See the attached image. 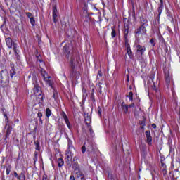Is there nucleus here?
I'll return each instance as SVG.
<instances>
[{
	"instance_id": "cd10ccee",
	"label": "nucleus",
	"mask_w": 180,
	"mask_h": 180,
	"mask_svg": "<svg viewBox=\"0 0 180 180\" xmlns=\"http://www.w3.org/2000/svg\"><path fill=\"white\" fill-rule=\"evenodd\" d=\"M84 120L86 126H89V124H91V117L86 116Z\"/></svg>"
},
{
	"instance_id": "f8f14e48",
	"label": "nucleus",
	"mask_w": 180,
	"mask_h": 180,
	"mask_svg": "<svg viewBox=\"0 0 180 180\" xmlns=\"http://www.w3.org/2000/svg\"><path fill=\"white\" fill-rule=\"evenodd\" d=\"M91 22H92V18L89 15H85L84 26H85V27H89Z\"/></svg>"
},
{
	"instance_id": "a878e982",
	"label": "nucleus",
	"mask_w": 180,
	"mask_h": 180,
	"mask_svg": "<svg viewBox=\"0 0 180 180\" xmlns=\"http://www.w3.org/2000/svg\"><path fill=\"white\" fill-rule=\"evenodd\" d=\"M64 165V160L63 158L58 159V167H61Z\"/></svg>"
},
{
	"instance_id": "bf43d9fd",
	"label": "nucleus",
	"mask_w": 180,
	"mask_h": 180,
	"mask_svg": "<svg viewBox=\"0 0 180 180\" xmlns=\"http://www.w3.org/2000/svg\"><path fill=\"white\" fill-rule=\"evenodd\" d=\"M70 180H75V177H74V175L70 176Z\"/></svg>"
},
{
	"instance_id": "4468645a",
	"label": "nucleus",
	"mask_w": 180,
	"mask_h": 180,
	"mask_svg": "<svg viewBox=\"0 0 180 180\" xmlns=\"http://www.w3.org/2000/svg\"><path fill=\"white\" fill-rule=\"evenodd\" d=\"M160 4L158 8V18H160V16H161V13H162V9H164V1L160 0Z\"/></svg>"
},
{
	"instance_id": "20e7f679",
	"label": "nucleus",
	"mask_w": 180,
	"mask_h": 180,
	"mask_svg": "<svg viewBox=\"0 0 180 180\" xmlns=\"http://www.w3.org/2000/svg\"><path fill=\"white\" fill-rule=\"evenodd\" d=\"M81 76V73L79 71L74 70L70 72V77L72 81H75V83L78 84V79H79V77Z\"/></svg>"
},
{
	"instance_id": "473e14b6",
	"label": "nucleus",
	"mask_w": 180,
	"mask_h": 180,
	"mask_svg": "<svg viewBox=\"0 0 180 180\" xmlns=\"http://www.w3.org/2000/svg\"><path fill=\"white\" fill-rule=\"evenodd\" d=\"M30 23H31L32 26H34V25H36V20H34V17H31L30 18Z\"/></svg>"
},
{
	"instance_id": "052dcab7",
	"label": "nucleus",
	"mask_w": 180,
	"mask_h": 180,
	"mask_svg": "<svg viewBox=\"0 0 180 180\" xmlns=\"http://www.w3.org/2000/svg\"><path fill=\"white\" fill-rule=\"evenodd\" d=\"M128 108H134V103H131L130 105H128Z\"/></svg>"
},
{
	"instance_id": "2f4dec72",
	"label": "nucleus",
	"mask_w": 180,
	"mask_h": 180,
	"mask_svg": "<svg viewBox=\"0 0 180 180\" xmlns=\"http://www.w3.org/2000/svg\"><path fill=\"white\" fill-rule=\"evenodd\" d=\"M46 117H50V116H51V110H50V108H46Z\"/></svg>"
},
{
	"instance_id": "f704fd0d",
	"label": "nucleus",
	"mask_w": 180,
	"mask_h": 180,
	"mask_svg": "<svg viewBox=\"0 0 180 180\" xmlns=\"http://www.w3.org/2000/svg\"><path fill=\"white\" fill-rule=\"evenodd\" d=\"M98 92L99 94H102V82H99L98 84Z\"/></svg>"
},
{
	"instance_id": "a18cd8bd",
	"label": "nucleus",
	"mask_w": 180,
	"mask_h": 180,
	"mask_svg": "<svg viewBox=\"0 0 180 180\" xmlns=\"http://www.w3.org/2000/svg\"><path fill=\"white\" fill-rule=\"evenodd\" d=\"M47 74V72H46V71L41 72V75L44 79V81H46V75Z\"/></svg>"
},
{
	"instance_id": "dca6fc26",
	"label": "nucleus",
	"mask_w": 180,
	"mask_h": 180,
	"mask_svg": "<svg viewBox=\"0 0 180 180\" xmlns=\"http://www.w3.org/2000/svg\"><path fill=\"white\" fill-rule=\"evenodd\" d=\"M58 16V15H57V7L54 6L53 7V19L54 23H57V21L58 20L57 19Z\"/></svg>"
},
{
	"instance_id": "3c124183",
	"label": "nucleus",
	"mask_w": 180,
	"mask_h": 180,
	"mask_svg": "<svg viewBox=\"0 0 180 180\" xmlns=\"http://www.w3.org/2000/svg\"><path fill=\"white\" fill-rule=\"evenodd\" d=\"M42 180H49V177L47 176V174L43 175Z\"/></svg>"
},
{
	"instance_id": "13d9d810",
	"label": "nucleus",
	"mask_w": 180,
	"mask_h": 180,
	"mask_svg": "<svg viewBox=\"0 0 180 180\" xmlns=\"http://www.w3.org/2000/svg\"><path fill=\"white\" fill-rule=\"evenodd\" d=\"M102 71L99 70L98 71V77H100V78H102Z\"/></svg>"
},
{
	"instance_id": "412c9836",
	"label": "nucleus",
	"mask_w": 180,
	"mask_h": 180,
	"mask_svg": "<svg viewBox=\"0 0 180 180\" xmlns=\"http://www.w3.org/2000/svg\"><path fill=\"white\" fill-rule=\"evenodd\" d=\"M130 25H131V18L129 15L128 21L124 23V29H130Z\"/></svg>"
},
{
	"instance_id": "09e8293b",
	"label": "nucleus",
	"mask_w": 180,
	"mask_h": 180,
	"mask_svg": "<svg viewBox=\"0 0 180 180\" xmlns=\"http://www.w3.org/2000/svg\"><path fill=\"white\" fill-rule=\"evenodd\" d=\"M126 77H127V82H130V75L128 73V74H127V75H126Z\"/></svg>"
},
{
	"instance_id": "680f3d73",
	"label": "nucleus",
	"mask_w": 180,
	"mask_h": 180,
	"mask_svg": "<svg viewBox=\"0 0 180 180\" xmlns=\"http://www.w3.org/2000/svg\"><path fill=\"white\" fill-rule=\"evenodd\" d=\"M37 61H39V63H43V60H41V59H40V56L37 57Z\"/></svg>"
},
{
	"instance_id": "a211bd4d",
	"label": "nucleus",
	"mask_w": 180,
	"mask_h": 180,
	"mask_svg": "<svg viewBox=\"0 0 180 180\" xmlns=\"http://www.w3.org/2000/svg\"><path fill=\"white\" fill-rule=\"evenodd\" d=\"M2 112H3V115L4 116V117H6V126H5V129H6V126H8V123H9V119H8V115L6 114V109H5V108H1Z\"/></svg>"
},
{
	"instance_id": "37998d69",
	"label": "nucleus",
	"mask_w": 180,
	"mask_h": 180,
	"mask_svg": "<svg viewBox=\"0 0 180 180\" xmlns=\"http://www.w3.org/2000/svg\"><path fill=\"white\" fill-rule=\"evenodd\" d=\"M77 178H82L84 177V174H82L81 172H77Z\"/></svg>"
},
{
	"instance_id": "8fccbe9b",
	"label": "nucleus",
	"mask_w": 180,
	"mask_h": 180,
	"mask_svg": "<svg viewBox=\"0 0 180 180\" xmlns=\"http://www.w3.org/2000/svg\"><path fill=\"white\" fill-rule=\"evenodd\" d=\"M26 15L27 16V18H29L30 19V18H32L33 15L32 14V13L27 12L26 13Z\"/></svg>"
},
{
	"instance_id": "6e6552de",
	"label": "nucleus",
	"mask_w": 180,
	"mask_h": 180,
	"mask_svg": "<svg viewBox=\"0 0 180 180\" xmlns=\"http://www.w3.org/2000/svg\"><path fill=\"white\" fill-rule=\"evenodd\" d=\"M62 117L64 119L65 122L66 123V125L68 126V129L71 130L72 126L71 122H70V120H68V117L67 116V114H65V112L63 111L60 113Z\"/></svg>"
},
{
	"instance_id": "6ab92c4d",
	"label": "nucleus",
	"mask_w": 180,
	"mask_h": 180,
	"mask_svg": "<svg viewBox=\"0 0 180 180\" xmlns=\"http://www.w3.org/2000/svg\"><path fill=\"white\" fill-rule=\"evenodd\" d=\"M7 126H8V127H7V129L6 131V136H5L4 140H6V139H8V137H9V136H11V133L12 131V126H11V125H7Z\"/></svg>"
},
{
	"instance_id": "423d86ee",
	"label": "nucleus",
	"mask_w": 180,
	"mask_h": 180,
	"mask_svg": "<svg viewBox=\"0 0 180 180\" xmlns=\"http://www.w3.org/2000/svg\"><path fill=\"white\" fill-rule=\"evenodd\" d=\"M135 34H147V28L143 25H140L134 31Z\"/></svg>"
},
{
	"instance_id": "72a5a7b5",
	"label": "nucleus",
	"mask_w": 180,
	"mask_h": 180,
	"mask_svg": "<svg viewBox=\"0 0 180 180\" xmlns=\"http://www.w3.org/2000/svg\"><path fill=\"white\" fill-rule=\"evenodd\" d=\"M21 178H23L24 180H26V176L23 173H21L20 175L17 177V179L22 180Z\"/></svg>"
},
{
	"instance_id": "f3484780",
	"label": "nucleus",
	"mask_w": 180,
	"mask_h": 180,
	"mask_svg": "<svg viewBox=\"0 0 180 180\" xmlns=\"http://www.w3.org/2000/svg\"><path fill=\"white\" fill-rule=\"evenodd\" d=\"M129 29L124 28V43L129 42V39L127 38L129 36Z\"/></svg>"
},
{
	"instance_id": "ea45409f",
	"label": "nucleus",
	"mask_w": 180,
	"mask_h": 180,
	"mask_svg": "<svg viewBox=\"0 0 180 180\" xmlns=\"http://www.w3.org/2000/svg\"><path fill=\"white\" fill-rule=\"evenodd\" d=\"M132 19L134 20V22H136V11H134V10H133L132 11Z\"/></svg>"
},
{
	"instance_id": "c756f323",
	"label": "nucleus",
	"mask_w": 180,
	"mask_h": 180,
	"mask_svg": "<svg viewBox=\"0 0 180 180\" xmlns=\"http://www.w3.org/2000/svg\"><path fill=\"white\" fill-rule=\"evenodd\" d=\"M112 32H111V36L112 39H115L116 37V30H115V27H112Z\"/></svg>"
},
{
	"instance_id": "69168bd1",
	"label": "nucleus",
	"mask_w": 180,
	"mask_h": 180,
	"mask_svg": "<svg viewBox=\"0 0 180 180\" xmlns=\"http://www.w3.org/2000/svg\"><path fill=\"white\" fill-rule=\"evenodd\" d=\"M167 15L169 18H172V15L169 14V12H167Z\"/></svg>"
},
{
	"instance_id": "58836bf2",
	"label": "nucleus",
	"mask_w": 180,
	"mask_h": 180,
	"mask_svg": "<svg viewBox=\"0 0 180 180\" xmlns=\"http://www.w3.org/2000/svg\"><path fill=\"white\" fill-rule=\"evenodd\" d=\"M127 98H129V101H132V99H133V92L132 91L129 92V96H127Z\"/></svg>"
},
{
	"instance_id": "aec40b11",
	"label": "nucleus",
	"mask_w": 180,
	"mask_h": 180,
	"mask_svg": "<svg viewBox=\"0 0 180 180\" xmlns=\"http://www.w3.org/2000/svg\"><path fill=\"white\" fill-rule=\"evenodd\" d=\"M74 61H75V58H74V57L72 56L70 59V72L77 71V70H75V63H74Z\"/></svg>"
},
{
	"instance_id": "5fc2aeb1",
	"label": "nucleus",
	"mask_w": 180,
	"mask_h": 180,
	"mask_svg": "<svg viewBox=\"0 0 180 180\" xmlns=\"http://www.w3.org/2000/svg\"><path fill=\"white\" fill-rule=\"evenodd\" d=\"M79 158L78 156H75L73 158V162H75V161H77V160L79 159Z\"/></svg>"
},
{
	"instance_id": "9b49d317",
	"label": "nucleus",
	"mask_w": 180,
	"mask_h": 180,
	"mask_svg": "<svg viewBox=\"0 0 180 180\" xmlns=\"http://www.w3.org/2000/svg\"><path fill=\"white\" fill-rule=\"evenodd\" d=\"M140 25L143 26L144 27H147L148 26V20L144 18V15H141L139 18Z\"/></svg>"
},
{
	"instance_id": "338daca9",
	"label": "nucleus",
	"mask_w": 180,
	"mask_h": 180,
	"mask_svg": "<svg viewBox=\"0 0 180 180\" xmlns=\"http://www.w3.org/2000/svg\"><path fill=\"white\" fill-rule=\"evenodd\" d=\"M162 167H164V168H167V166L164 164V162H162Z\"/></svg>"
},
{
	"instance_id": "9d476101",
	"label": "nucleus",
	"mask_w": 180,
	"mask_h": 180,
	"mask_svg": "<svg viewBox=\"0 0 180 180\" xmlns=\"http://www.w3.org/2000/svg\"><path fill=\"white\" fill-rule=\"evenodd\" d=\"M145 134L146 136V143H148V146H151L153 143V136H151V132L150 130L146 131Z\"/></svg>"
},
{
	"instance_id": "0eeeda50",
	"label": "nucleus",
	"mask_w": 180,
	"mask_h": 180,
	"mask_svg": "<svg viewBox=\"0 0 180 180\" xmlns=\"http://www.w3.org/2000/svg\"><path fill=\"white\" fill-rule=\"evenodd\" d=\"M66 162L68 165H71V161H72V157L74 156V154L72 152H71V150H68L66 151Z\"/></svg>"
},
{
	"instance_id": "e2e57ef3",
	"label": "nucleus",
	"mask_w": 180,
	"mask_h": 180,
	"mask_svg": "<svg viewBox=\"0 0 180 180\" xmlns=\"http://www.w3.org/2000/svg\"><path fill=\"white\" fill-rule=\"evenodd\" d=\"M152 127H153V129H157V124H152Z\"/></svg>"
},
{
	"instance_id": "79ce46f5",
	"label": "nucleus",
	"mask_w": 180,
	"mask_h": 180,
	"mask_svg": "<svg viewBox=\"0 0 180 180\" xmlns=\"http://www.w3.org/2000/svg\"><path fill=\"white\" fill-rule=\"evenodd\" d=\"M53 98L55 99V101H57V98L58 96V94L57 93V91H53Z\"/></svg>"
},
{
	"instance_id": "a19ab883",
	"label": "nucleus",
	"mask_w": 180,
	"mask_h": 180,
	"mask_svg": "<svg viewBox=\"0 0 180 180\" xmlns=\"http://www.w3.org/2000/svg\"><path fill=\"white\" fill-rule=\"evenodd\" d=\"M150 43L152 44L153 47H154V46H155V39L152 38L150 41Z\"/></svg>"
},
{
	"instance_id": "1a4fd4ad",
	"label": "nucleus",
	"mask_w": 180,
	"mask_h": 180,
	"mask_svg": "<svg viewBox=\"0 0 180 180\" xmlns=\"http://www.w3.org/2000/svg\"><path fill=\"white\" fill-rule=\"evenodd\" d=\"M33 91L34 95H36L37 96H41V87H40L38 84H34Z\"/></svg>"
},
{
	"instance_id": "4be33fe9",
	"label": "nucleus",
	"mask_w": 180,
	"mask_h": 180,
	"mask_svg": "<svg viewBox=\"0 0 180 180\" xmlns=\"http://www.w3.org/2000/svg\"><path fill=\"white\" fill-rule=\"evenodd\" d=\"M72 168L74 171H79V165L78 164V162H74Z\"/></svg>"
},
{
	"instance_id": "6e6d98bb",
	"label": "nucleus",
	"mask_w": 180,
	"mask_h": 180,
	"mask_svg": "<svg viewBox=\"0 0 180 180\" xmlns=\"http://www.w3.org/2000/svg\"><path fill=\"white\" fill-rule=\"evenodd\" d=\"M88 127L89 129L90 133H94V131L92 130V127H91V125H89Z\"/></svg>"
},
{
	"instance_id": "0e129e2a",
	"label": "nucleus",
	"mask_w": 180,
	"mask_h": 180,
	"mask_svg": "<svg viewBox=\"0 0 180 180\" xmlns=\"http://www.w3.org/2000/svg\"><path fill=\"white\" fill-rule=\"evenodd\" d=\"M153 89L154 91H155V92H157V91H158V89H157V87H155V85L154 84L153 87Z\"/></svg>"
},
{
	"instance_id": "c03bdc74",
	"label": "nucleus",
	"mask_w": 180,
	"mask_h": 180,
	"mask_svg": "<svg viewBox=\"0 0 180 180\" xmlns=\"http://www.w3.org/2000/svg\"><path fill=\"white\" fill-rule=\"evenodd\" d=\"M10 67L11 68V70H15V63H13V62H11Z\"/></svg>"
},
{
	"instance_id": "e433bc0d",
	"label": "nucleus",
	"mask_w": 180,
	"mask_h": 180,
	"mask_svg": "<svg viewBox=\"0 0 180 180\" xmlns=\"http://www.w3.org/2000/svg\"><path fill=\"white\" fill-rule=\"evenodd\" d=\"M86 143L82 147V154H85V152L86 151V146H85Z\"/></svg>"
},
{
	"instance_id": "49530a36",
	"label": "nucleus",
	"mask_w": 180,
	"mask_h": 180,
	"mask_svg": "<svg viewBox=\"0 0 180 180\" xmlns=\"http://www.w3.org/2000/svg\"><path fill=\"white\" fill-rule=\"evenodd\" d=\"M6 172L7 175H9L11 174V167H6Z\"/></svg>"
},
{
	"instance_id": "4c0bfd02",
	"label": "nucleus",
	"mask_w": 180,
	"mask_h": 180,
	"mask_svg": "<svg viewBox=\"0 0 180 180\" xmlns=\"http://www.w3.org/2000/svg\"><path fill=\"white\" fill-rule=\"evenodd\" d=\"M47 85H49V86H51L53 88V82L50 79L46 80Z\"/></svg>"
},
{
	"instance_id": "7c9ffc66",
	"label": "nucleus",
	"mask_w": 180,
	"mask_h": 180,
	"mask_svg": "<svg viewBox=\"0 0 180 180\" xmlns=\"http://www.w3.org/2000/svg\"><path fill=\"white\" fill-rule=\"evenodd\" d=\"M139 124L141 126V129H144V126H146V120L139 121Z\"/></svg>"
},
{
	"instance_id": "774afa93",
	"label": "nucleus",
	"mask_w": 180,
	"mask_h": 180,
	"mask_svg": "<svg viewBox=\"0 0 180 180\" xmlns=\"http://www.w3.org/2000/svg\"><path fill=\"white\" fill-rule=\"evenodd\" d=\"M81 180H86V179H85V177H82Z\"/></svg>"
},
{
	"instance_id": "f03ea898",
	"label": "nucleus",
	"mask_w": 180,
	"mask_h": 180,
	"mask_svg": "<svg viewBox=\"0 0 180 180\" xmlns=\"http://www.w3.org/2000/svg\"><path fill=\"white\" fill-rule=\"evenodd\" d=\"M1 86H6L9 84V72L8 70L1 71Z\"/></svg>"
},
{
	"instance_id": "bb28decb",
	"label": "nucleus",
	"mask_w": 180,
	"mask_h": 180,
	"mask_svg": "<svg viewBox=\"0 0 180 180\" xmlns=\"http://www.w3.org/2000/svg\"><path fill=\"white\" fill-rule=\"evenodd\" d=\"M10 77L11 79L13 78V77H16V69L10 70Z\"/></svg>"
},
{
	"instance_id": "ddd939ff",
	"label": "nucleus",
	"mask_w": 180,
	"mask_h": 180,
	"mask_svg": "<svg viewBox=\"0 0 180 180\" xmlns=\"http://www.w3.org/2000/svg\"><path fill=\"white\" fill-rule=\"evenodd\" d=\"M63 51L67 58H70V45H65L63 46Z\"/></svg>"
},
{
	"instance_id": "5701e85b",
	"label": "nucleus",
	"mask_w": 180,
	"mask_h": 180,
	"mask_svg": "<svg viewBox=\"0 0 180 180\" xmlns=\"http://www.w3.org/2000/svg\"><path fill=\"white\" fill-rule=\"evenodd\" d=\"M165 79L167 84H169V82H171V77H169V72H167L165 74Z\"/></svg>"
},
{
	"instance_id": "de8ad7c7",
	"label": "nucleus",
	"mask_w": 180,
	"mask_h": 180,
	"mask_svg": "<svg viewBox=\"0 0 180 180\" xmlns=\"http://www.w3.org/2000/svg\"><path fill=\"white\" fill-rule=\"evenodd\" d=\"M91 99L93 101V102H95V94L94 93H91Z\"/></svg>"
},
{
	"instance_id": "39448f33",
	"label": "nucleus",
	"mask_w": 180,
	"mask_h": 180,
	"mask_svg": "<svg viewBox=\"0 0 180 180\" xmlns=\"http://www.w3.org/2000/svg\"><path fill=\"white\" fill-rule=\"evenodd\" d=\"M124 46L127 53L129 56L130 60H133L134 56L133 55V51H131V48H130V44H129V42H124Z\"/></svg>"
},
{
	"instance_id": "4d7b16f0",
	"label": "nucleus",
	"mask_w": 180,
	"mask_h": 180,
	"mask_svg": "<svg viewBox=\"0 0 180 180\" xmlns=\"http://www.w3.org/2000/svg\"><path fill=\"white\" fill-rule=\"evenodd\" d=\"M19 176H20V175L18 174V172H14V176H15V178H19Z\"/></svg>"
},
{
	"instance_id": "7ed1b4c3",
	"label": "nucleus",
	"mask_w": 180,
	"mask_h": 180,
	"mask_svg": "<svg viewBox=\"0 0 180 180\" xmlns=\"http://www.w3.org/2000/svg\"><path fill=\"white\" fill-rule=\"evenodd\" d=\"M6 44L8 49H13L15 54L18 55V44L15 43L11 37L6 38Z\"/></svg>"
},
{
	"instance_id": "2eb2a0df",
	"label": "nucleus",
	"mask_w": 180,
	"mask_h": 180,
	"mask_svg": "<svg viewBox=\"0 0 180 180\" xmlns=\"http://www.w3.org/2000/svg\"><path fill=\"white\" fill-rule=\"evenodd\" d=\"M121 108L123 111V113H124L125 115L127 114V112H129V105L124 103V102L122 103Z\"/></svg>"
},
{
	"instance_id": "603ef678",
	"label": "nucleus",
	"mask_w": 180,
	"mask_h": 180,
	"mask_svg": "<svg viewBox=\"0 0 180 180\" xmlns=\"http://www.w3.org/2000/svg\"><path fill=\"white\" fill-rule=\"evenodd\" d=\"M98 115L101 116L102 115V109H101V107L98 108Z\"/></svg>"
},
{
	"instance_id": "393cba45",
	"label": "nucleus",
	"mask_w": 180,
	"mask_h": 180,
	"mask_svg": "<svg viewBox=\"0 0 180 180\" xmlns=\"http://www.w3.org/2000/svg\"><path fill=\"white\" fill-rule=\"evenodd\" d=\"M34 143L35 144V150L40 151V142L39 141H34Z\"/></svg>"
},
{
	"instance_id": "c85d7f7f",
	"label": "nucleus",
	"mask_w": 180,
	"mask_h": 180,
	"mask_svg": "<svg viewBox=\"0 0 180 180\" xmlns=\"http://www.w3.org/2000/svg\"><path fill=\"white\" fill-rule=\"evenodd\" d=\"M37 117H39V123H41V124H43V120H41V117H43V113H41V112H39L37 113Z\"/></svg>"
},
{
	"instance_id": "b1692460",
	"label": "nucleus",
	"mask_w": 180,
	"mask_h": 180,
	"mask_svg": "<svg viewBox=\"0 0 180 180\" xmlns=\"http://www.w3.org/2000/svg\"><path fill=\"white\" fill-rule=\"evenodd\" d=\"M68 139V150H71V148H74V146H72V141H71L70 139V138H68V136L67 137Z\"/></svg>"
},
{
	"instance_id": "f257e3e1",
	"label": "nucleus",
	"mask_w": 180,
	"mask_h": 180,
	"mask_svg": "<svg viewBox=\"0 0 180 180\" xmlns=\"http://www.w3.org/2000/svg\"><path fill=\"white\" fill-rule=\"evenodd\" d=\"M146 51V46H141L140 44L136 45V51L135 53V56L139 61L140 63H143L144 61V58H143V56H144V52Z\"/></svg>"
},
{
	"instance_id": "864d4df0",
	"label": "nucleus",
	"mask_w": 180,
	"mask_h": 180,
	"mask_svg": "<svg viewBox=\"0 0 180 180\" xmlns=\"http://www.w3.org/2000/svg\"><path fill=\"white\" fill-rule=\"evenodd\" d=\"M160 41L161 43H163V44H165V39H164V37H160Z\"/></svg>"
},
{
	"instance_id": "c9c22d12",
	"label": "nucleus",
	"mask_w": 180,
	"mask_h": 180,
	"mask_svg": "<svg viewBox=\"0 0 180 180\" xmlns=\"http://www.w3.org/2000/svg\"><path fill=\"white\" fill-rule=\"evenodd\" d=\"M33 160H34V164H36V162L37 161V152H34Z\"/></svg>"
}]
</instances>
